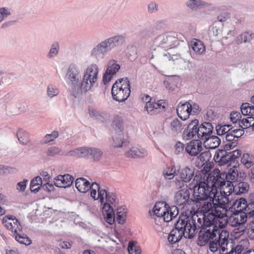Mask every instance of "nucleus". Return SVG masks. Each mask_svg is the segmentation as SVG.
<instances>
[{
    "instance_id": "51",
    "label": "nucleus",
    "mask_w": 254,
    "mask_h": 254,
    "mask_svg": "<svg viewBox=\"0 0 254 254\" xmlns=\"http://www.w3.org/2000/svg\"><path fill=\"white\" fill-rule=\"evenodd\" d=\"M62 151V149L56 146H51L46 151L47 156L54 157L59 155Z\"/></svg>"
},
{
    "instance_id": "28",
    "label": "nucleus",
    "mask_w": 254,
    "mask_h": 254,
    "mask_svg": "<svg viewBox=\"0 0 254 254\" xmlns=\"http://www.w3.org/2000/svg\"><path fill=\"white\" fill-rule=\"evenodd\" d=\"M204 140L203 145L207 149H215L221 143V139L216 135H210Z\"/></svg>"
},
{
    "instance_id": "5",
    "label": "nucleus",
    "mask_w": 254,
    "mask_h": 254,
    "mask_svg": "<svg viewBox=\"0 0 254 254\" xmlns=\"http://www.w3.org/2000/svg\"><path fill=\"white\" fill-rule=\"evenodd\" d=\"M111 94L114 100L123 102L127 100L130 94V82L127 77L118 79L113 85Z\"/></svg>"
},
{
    "instance_id": "11",
    "label": "nucleus",
    "mask_w": 254,
    "mask_h": 254,
    "mask_svg": "<svg viewBox=\"0 0 254 254\" xmlns=\"http://www.w3.org/2000/svg\"><path fill=\"white\" fill-rule=\"evenodd\" d=\"M113 126L115 127L117 132H118L117 136L113 137V143L112 145L114 147H121L124 142L123 138V126L122 118L119 116L114 117L113 121Z\"/></svg>"
},
{
    "instance_id": "26",
    "label": "nucleus",
    "mask_w": 254,
    "mask_h": 254,
    "mask_svg": "<svg viewBox=\"0 0 254 254\" xmlns=\"http://www.w3.org/2000/svg\"><path fill=\"white\" fill-rule=\"evenodd\" d=\"M234 195H241L247 192L249 190V185L248 183L239 180L233 182Z\"/></svg>"
},
{
    "instance_id": "41",
    "label": "nucleus",
    "mask_w": 254,
    "mask_h": 254,
    "mask_svg": "<svg viewBox=\"0 0 254 254\" xmlns=\"http://www.w3.org/2000/svg\"><path fill=\"white\" fill-rule=\"evenodd\" d=\"M252 36L253 34L250 32H244L238 36L236 42L238 44L249 43L253 38Z\"/></svg>"
},
{
    "instance_id": "6",
    "label": "nucleus",
    "mask_w": 254,
    "mask_h": 254,
    "mask_svg": "<svg viewBox=\"0 0 254 254\" xmlns=\"http://www.w3.org/2000/svg\"><path fill=\"white\" fill-rule=\"evenodd\" d=\"M212 192V185L210 187L209 183L206 184L204 182H200L193 187V201L196 204H201V201L208 199L213 202L215 198L214 194H211Z\"/></svg>"
},
{
    "instance_id": "38",
    "label": "nucleus",
    "mask_w": 254,
    "mask_h": 254,
    "mask_svg": "<svg viewBox=\"0 0 254 254\" xmlns=\"http://www.w3.org/2000/svg\"><path fill=\"white\" fill-rule=\"evenodd\" d=\"M66 156L85 158V147H80L70 150L65 154Z\"/></svg>"
},
{
    "instance_id": "56",
    "label": "nucleus",
    "mask_w": 254,
    "mask_h": 254,
    "mask_svg": "<svg viewBox=\"0 0 254 254\" xmlns=\"http://www.w3.org/2000/svg\"><path fill=\"white\" fill-rule=\"evenodd\" d=\"M200 161L204 163L209 162L211 158V154L209 151L201 153L198 156Z\"/></svg>"
},
{
    "instance_id": "37",
    "label": "nucleus",
    "mask_w": 254,
    "mask_h": 254,
    "mask_svg": "<svg viewBox=\"0 0 254 254\" xmlns=\"http://www.w3.org/2000/svg\"><path fill=\"white\" fill-rule=\"evenodd\" d=\"M160 204L162 205H163V203H161L160 202L159 203H156L153 207V212L154 214H155L157 217H163L164 220L165 221V216H166V206H168V204L165 203L163 207H160Z\"/></svg>"
},
{
    "instance_id": "14",
    "label": "nucleus",
    "mask_w": 254,
    "mask_h": 254,
    "mask_svg": "<svg viewBox=\"0 0 254 254\" xmlns=\"http://www.w3.org/2000/svg\"><path fill=\"white\" fill-rule=\"evenodd\" d=\"M120 65L117 64L114 60H111L109 61L107 67L103 76V82L104 84L109 83L112 78V77L120 69Z\"/></svg>"
},
{
    "instance_id": "55",
    "label": "nucleus",
    "mask_w": 254,
    "mask_h": 254,
    "mask_svg": "<svg viewBox=\"0 0 254 254\" xmlns=\"http://www.w3.org/2000/svg\"><path fill=\"white\" fill-rule=\"evenodd\" d=\"M59 93V89L52 84L48 85L47 88V94L49 97L52 98L57 96Z\"/></svg>"
},
{
    "instance_id": "20",
    "label": "nucleus",
    "mask_w": 254,
    "mask_h": 254,
    "mask_svg": "<svg viewBox=\"0 0 254 254\" xmlns=\"http://www.w3.org/2000/svg\"><path fill=\"white\" fill-rule=\"evenodd\" d=\"M74 180L73 177L68 174L58 175L54 178V185L58 188H66L72 185Z\"/></svg>"
},
{
    "instance_id": "9",
    "label": "nucleus",
    "mask_w": 254,
    "mask_h": 254,
    "mask_svg": "<svg viewBox=\"0 0 254 254\" xmlns=\"http://www.w3.org/2000/svg\"><path fill=\"white\" fill-rule=\"evenodd\" d=\"M143 101L146 102L144 110L150 115H156L166 109L165 102L162 100H159L157 102H152L151 97L144 94L142 97Z\"/></svg>"
},
{
    "instance_id": "39",
    "label": "nucleus",
    "mask_w": 254,
    "mask_h": 254,
    "mask_svg": "<svg viewBox=\"0 0 254 254\" xmlns=\"http://www.w3.org/2000/svg\"><path fill=\"white\" fill-rule=\"evenodd\" d=\"M242 114L244 116H254V106L251 105L248 103H243L241 106Z\"/></svg>"
},
{
    "instance_id": "21",
    "label": "nucleus",
    "mask_w": 254,
    "mask_h": 254,
    "mask_svg": "<svg viewBox=\"0 0 254 254\" xmlns=\"http://www.w3.org/2000/svg\"><path fill=\"white\" fill-rule=\"evenodd\" d=\"M198 120L197 119H194L191 121L190 123L187 126V127L185 129L183 133L184 138L186 140H189L192 138L196 134L198 136L199 132L197 131V130L199 127L198 126Z\"/></svg>"
},
{
    "instance_id": "52",
    "label": "nucleus",
    "mask_w": 254,
    "mask_h": 254,
    "mask_svg": "<svg viewBox=\"0 0 254 254\" xmlns=\"http://www.w3.org/2000/svg\"><path fill=\"white\" fill-rule=\"evenodd\" d=\"M59 136V132L57 131H53L50 134H47L44 138L42 141V143H48L52 141H53L55 139L57 138Z\"/></svg>"
},
{
    "instance_id": "43",
    "label": "nucleus",
    "mask_w": 254,
    "mask_h": 254,
    "mask_svg": "<svg viewBox=\"0 0 254 254\" xmlns=\"http://www.w3.org/2000/svg\"><path fill=\"white\" fill-rule=\"evenodd\" d=\"M241 163L247 168H249L254 164V158L253 156H250L248 153H244L241 158Z\"/></svg>"
},
{
    "instance_id": "27",
    "label": "nucleus",
    "mask_w": 254,
    "mask_h": 254,
    "mask_svg": "<svg viewBox=\"0 0 254 254\" xmlns=\"http://www.w3.org/2000/svg\"><path fill=\"white\" fill-rule=\"evenodd\" d=\"M103 156L102 151L98 148L85 147V158H92L94 161H99Z\"/></svg>"
},
{
    "instance_id": "34",
    "label": "nucleus",
    "mask_w": 254,
    "mask_h": 254,
    "mask_svg": "<svg viewBox=\"0 0 254 254\" xmlns=\"http://www.w3.org/2000/svg\"><path fill=\"white\" fill-rule=\"evenodd\" d=\"M179 214V209L175 205L171 206H166V216H165V221L170 222L174 218H175Z\"/></svg>"
},
{
    "instance_id": "30",
    "label": "nucleus",
    "mask_w": 254,
    "mask_h": 254,
    "mask_svg": "<svg viewBox=\"0 0 254 254\" xmlns=\"http://www.w3.org/2000/svg\"><path fill=\"white\" fill-rule=\"evenodd\" d=\"M104 211L103 214L105 216L106 221L112 224L115 221V214L113 208L111 206L110 204L105 203L103 206Z\"/></svg>"
},
{
    "instance_id": "54",
    "label": "nucleus",
    "mask_w": 254,
    "mask_h": 254,
    "mask_svg": "<svg viewBox=\"0 0 254 254\" xmlns=\"http://www.w3.org/2000/svg\"><path fill=\"white\" fill-rule=\"evenodd\" d=\"M181 122L178 119H174L171 122L170 127L173 131L177 132L182 129Z\"/></svg>"
},
{
    "instance_id": "61",
    "label": "nucleus",
    "mask_w": 254,
    "mask_h": 254,
    "mask_svg": "<svg viewBox=\"0 0 254 254\" xmlns=\"http://www.w3.org/2000/svg\"><path fill=\"white\" fill-rule=\"evenodd\" d=\"M240 118H241V115L237 112H232L230 115L231 121L233 124L236 123L238 122L239 123V121H241Z\"/></svg>"
},
{
    "instance_id": "46",
    "label": "nucleus",
    "mask_w": 254,
    "mask_h": 254,
    "mask_svg": "<svg viewBox=\"0 0 254 254\" xmlns=\"http://www.w3.org/2000/svg\"><path fill=\"white\" fill-rule=\"evenodd\" d=\"M19 232H17L14 234L15 240L21 244H24L27 246L30 245L32 243L31 239L27 237H24L21 235V234H19Z\"/></svg>"
},
{
    "instance_id": "29",
    "label": "nucleus",
    "mask_w": 254,
    "mask_h": 254,
    "mask_svg": "<svg viewBox=\"0 0 254 254\" xmlns=\"http://www.w3.org/2000/svg\"><path fill=\"white\" fill-rule=\"evenodd\" d=\"M191 57L190 46L189 45L186 44L184 50L181 53H177L176 55H171V60L175 61L180 58L182 59L186 62L187 61H189L190 58Z\"/></svg>"
},
{
    "instance_id": "53",
    "label": "nucleus",
    "mask_w": 254,
    "mask_h": 254,
    "mask_svg": "<svg viewBox=\"0 0 254 254\" xmlns=\"http://www.w3.org/2000/svg\"><path fill=\"white\" fill-rule=\"evenodd\" d=\"M108 192L104 189H100L98 190L97 195H95V199L94 200H97L99 199L100 202L103 204H105V197L106 198Z\"/></svg>"
},
{
    "instance_id": "10",
    "label": "nucleus",
    "mask_w": 254,
    "mask_h": 254,
    "mask_svg": "<svg viewBox=\"0 0 254 254\" xmlns=\"http://www.w3.org/2000/svg\"><path fill=\"white\" fill-rule=\"evenodd\" d=\"M174 227L178 228V230L183 231L186 233L185 238L191 239L190 238V233H192V226L191 223L190 216L187 214H181L178 220L174 224Z\"/></svg>"
},
{
    "instance_id": "7",
    "label": "nucleus",
    "mask_w": 254,
    "mask_h": 254,
    "mask_svg": "<svg viewBox=\"0 0 254 254\" xmlns=\"http://www.w3.org/2000/svg\"><path fill=\"white\" fill-rule=\"evenodd\" d=\"M229 150L225 149H219L215 152L214 160L219 166H223L232 162L239 158L241 155V151L239 149L233 151L227 152Z\"/></svg>"
},
{
    "instance_id": "3",
    "label": "nucleus",
    "mask_w": 254,
    "mask_h": 254,
    "mask_svg": "<svg viewBox=\"0 0 254 254\" xmlns=\"http://www.w3.org/2000/svg\"><path fill=\"white\" fill-rule=\"evenodd\" d=\"M163 23V20L158 21L154 26L144 31L146 36L150 38L155 36L152 41L156 46L166 45L167 47L173 48L178 46L179 41L175 36L165 33L160 34Z\"/></svg>"
},
{
    "instance_id": "35",
    "label": "nucleus",
    "mask_w": 254,
    "mask_h": 254,
    "mask_svg": "<svg viewBox=\"0 0 254 254\" xmlns=\"http://www.w3.org/2000/svg\"><path fill=\"white\" fill-rule=\"evenodd\" d=\"M16 136L20 143L23 145H27L30 140L28 132L21 128L18 129Z\"/></svg>"
},
{
    "instance_id": "13",
    "label": "nucleus",
    "mask_w": 254,
    "mask_h": 254,
    "mask_svg": "<svg viewBox=\"0 0 254 254\" xmlns=\"http://www.w3.org/2000/svg\"><path fill=\"white\" fill-rule=\"evenodd\" d=\"M233 209L234 211L228 219L231 225L233 227H237L245 224L248 218L247 214L240 208Z\"/></svg>"
},
{
    "instance_id": "49",
    "label": "nucleus",
    "mask_w": 254,
    "mask_h": 254,
    "mask_svg": "<svg viewBox=\"0 0 254 254\" xmlns=\"http://www.w3.org/2000/svg\"><path fill=\"white\" fill-rule=\"evenodd\" d=\"M227 177H225V179L227 180L228 179L230 180L231 182H234V181H238V172L237 169L234 167L233 169L231 170L228 173V175H226Z\"/></svg>"
},
{
    "instance_id": "25",
    "label": "nucleus",
    "mask_w": 254,
    "mask_h": 254,
    "mask_svg": "<svg viewBox=\"0 0 254 254\" xmlns=\"http://www.w3.org/2000/svg\"><path fill=\"white\" fill-rule=\"evenodd\" d=\"M194 168L186 166L178 171L181 179L185 183L190 182L194 177Z\"/></svg>"
},
{
    "instance_id": "24",
    "label": "nucleus",
    "mask_w": 254,
    "mask_h": 254,
    "mask_svg": "<svg viewBox=\"0 0 254 254\" xmlns=\"http://www.w3.org/2000/svg\"><path fill=\"white\" fill-rule=\"evenodd\" d=\"M148 155V152L142 147H132L128 151L125 153L127 158H144Z\"/></svg>"
},
{
    "instance_id": "40",
    "label": "nucleus",
    "mask_w": 254,
    "mask_h": 254,
    "mask_svg": "<svg viewBox=\"0 0 254 254\" xmlns=\"http://www.w3.org/2000/svg\"><path fill=\"white\" fill-rule=\"evenodd\" d=\"M127 251L129 254H141V251L140 246L136 241H130L128 243Z\"/></svg>"
},
{
    "instance_id": "45",
    "label": "nucleus",
    "mask_w": 254,
    "mask_h": 254,
    "mask_svg": "<svg viewBox=\"0 0 254 254\" xmlns=\"http://www.w3.org/2000/svg\"><path fill=\"white\" fill-rule=\"evenodd\" d=\"M191 48L193 51L197 54L201 55L203 54L205 51V48L204 45L200 42H194L191 44Z\"/></svg>"
},
{
    "instance_id": "2",
    "label": "nucleus",
    "mask_w": 254,
    "mask_h": 254,
    "mask_svg": "<svg viewBox=\"0 0 254 254\" xmlns=\"http://www.w3.org/2000/svg\"><path fill=\"white\" fill-rule=\"evenodd\" d=\"M219 173H217L215 176H213L210 177V180H212V192L211 194L214 196L215 199L219 200V196H217L218 189H219V191L222 198L225 199L227 203H231L230 199H232V197H230L233 192V182L229 180H226L225 177H226V174L225 173H220L219 170H216Z\"/></svg>"
},
{
    "instance_id": "44",
    "label": "nucleus",
    "mask_w": 254,
    "mask_h": 254,
    "mask_svg": "<svg viewBox=\"0 0 254 254\" xmlns=\"http://www.w3.org/2000/svg\"><path fill=\"white\" fill-rule=\"evenodd\" d=\"M163 174L166 179L171 180L178 174V170H176L174 166H171L164 171Z\"/></svg>"
},
{
    "instance_id": "36",
    "label": "nucleus",
    "mask_w": 254,
    "mask_h": 254,
    "mask_svg": "<svg viewBox=\"0 0 254 254\" xmlns=\"http://www.w3.org/2000/svg\"><path fill=\"white\" fill-rule=\"evenodd\" d=\"M43 181L41 177L37 176L34 177L30 182V189L31 192L35 193L41 190Z\"/></svg>"
},
{
    "instance_id": "19",
    "label": "nucleus",
    "mask_w": 254,
    "mask_h": 254,
    "mask_svg": "<svg viewBox=\"0 0 254 254\" xmlns=\"http://www.w3.org/2000/svg\"><path fill=\"white\" fill-rule=\"evenodd\" d=\"M202 142L200 139H193L187 144L185 152L190 156H197L202 151Z\"/></svg>"
},
{
    "instance_id": "60",
    "label": "nucleus",
    "mask_w": 254,
    "mask_h": 254,
    "mask_svg": "<svg viewBox=\"0 0 254 254\" xmlns=\"http://www.w3.org/2000/svg\"><path fill=\"white\" fill-rule=\"evenodd\" d=\"M90 189L91 196L95 199V195H96V190L100 189L99 185L96 182H93L91 185L90 184Z\"/></svg>"
},
{
    "instance_id": "63",
    "label": "nucleus",
    "mask_w": 254,
    "mask_h": 254,
    "mask_svg": "<svg viewBox=\"0 0 254 254\" xmlns=\"http://www.w3.org/2000/svg\"><path fill=\"white\" fill-rule=\"evenodd\" d=\"M106 203L114 204L116 203V195L112 192H108L106 197Z\"/></svg>"
},
{
    "instance_id": "59",
    "label": "nucleus",
    "mask_w": 254,
    "mask_h": 254,
    "mask_svg": "<svg viewBox=\"0 0 254 254\" xmlns=\"http://www.w3.org/2000/svg\"><path fill=\"white\" fill-rule=\"evenodd\" d=\"M185 147V145L182 142L180 141L177 142L175 145V154L176 155H179L186 152L185 150H184Z\"/></svg>"
},
{
    "instance_id": "18",
    "label": "nucleus",
    "mask_w": 254,
    "mask_h": 254,
    "mask_svg": "<svg viewBox=\"0 0 254 254\" xmlns=\"http://www.w3.org/2000/svg\"><path fill=\"white\" fill-rule=\"evenodd\" d=\"M190 102L191 101H181L177 106V115L183 121L187 120L190 114L191 104Z\"/></svg>"
},
{
    "instance_id": "31",
    "label": "nucleus",
    "mask_w": 254,
    "mask_h": 254,
    "mask_svg": "<svg viewBox=\"0 0 254 254\" xmlns=\"http://www.w3.org/2000/svg\"><path fill=\"white\" fill-rule=\"evenodd\" d=\"M225 140L228 143L224 145V148L226 150H231L236 147L238 144V139L233 133L228 132L225 136Z\"/></svg>"
},
{
    "instance_id": "32",
    "label": "nucleus",
    "mask_w": 254,
    "mask_h": 254,
    "mask_svg": "<svg viewBox=\"0 0 254 254\" xmlns=\"http://www.w3.org/2000/svg\"><path fill=\"white\" fill-rule=\"evenodd\" d=\"M75 185L77 190L82 193L87 192L90 188L89 182L83 178H77Z\"/></svg>"
},
{
    "instance_id": "16",
    "label": "nucleus",
    "mask_w": 254,
    "mask_h": 254,
    "mask_svg": "<svg viewBox=\"0 0 254 254\" xmlns=\"http://www.w3.org/2000/svg\"><path fill=\"white\" fill-rule=\"evenodd\" d=\"M2 224L8 230L14 233L22 231V226L14 216H5L2 219Z\"/></svg>"
},
{
    "instance_id": "23",
    "label": "nucleus",
    "mask_w": 254,
    "mask_h": 254,
    "mask_svg": "<svg viewBox=\"0 0 254 254\" xmlns=\"http://www.w3.org/2000/svg\"><path fill=\"white\" fill-rule=\"evenodd\" d=\"M185 5L192 11L210 6L211 4L203 0H188L185 2Z\"/></svg>"
},
{
    "instance_id": "22",
    "label": "nucleus",
    "mask_w": 254,
    "mask_h": 254,
    "mask_svg": "<svg viewBox=\"0 0 254 254\" xmlns=\"http://www.w3.org/2000/svg\"><path fill=\"white\" fill-rule=\"evenodd\" d=\"M213 130V127L210 123L204 122L198 127V138L204 140L207 137L211 135Z\"/></svg>"
},
{
    "instance_id": "62",
    "label": "nucleus",
    "mask_w": 254,
    "mask_h": 254,
    "mask_svg": "<svg viewBox=\"0 0 254 254\" xmlns=\"http://www.w3.org/2000/svg\"><path fill=\"white\" fill-rule=\"evenodd\" d=\"M158 10V5L154 1H152L148 4L147 11L149 13H154Z\"/></svg>"
},
{
    "instance_id": "33",
    "label": "nucleus",
    "mask_w": 254,
    "mask_h": 254,
    "mask_svg": "<svg viewBox=\"0 0 254 254\" xmlns=\"http://www.w3.org/2000/svg\"><path fill=\"white\" fill-rule=\"evenodd\" d=\"M227 209L224 205H217L212 208L211 214L215 219H222L227 217Z\"/></svg>"
},
{
    "instance_id": "57",
    "label": "nucleus",
    "mask_w": 254,
    "mask_h": 254,
    "mask_svg": "<svg viewBox=\"0 0 254 254\" xmlns=\"http://www.w3.org/2000/svg\"><path fill=\"white\" fill-rule=\"evenodd\" d=\"M15 78V75L13 73H1V79L4 83H10Z\"/></svg>"
},
{
    "instance_id": "48",
    "label": "nucleus",
    "mask_w": 254,
    "mask_h": 254,
    "mask_svg": "<svg viewBox=\"0 0 254 254\" xmlns=\"http://www.w3.org/2000/svg\"><path fill=\"white\" fill-rule=\"evenodd\" d=\"M254 122L253 116H250L239 121V127L243 129H246L251 127L252 122Z\"/></svg>"
},
{
    "instance_id": "64",
    "label": "nucleus",
    "mask_w": 254,
    "mask_h": 254,
    "mask_svg": "<svg viewBox=\"0 0 254 254\" xmlns=\"http://www.w3.org/2000/svg\"><path fill=\"white\" fill-rule=\"evenodd\" d=\"M89 114L90 117H95L96 119L100 121L101 122L103 121V117L101 114L97 110L92 109L89 110Z\"/></svg>"
},
{
    "instance_id": "50",
    "label": "nucleus",
    "mask_w": 254,
    "mask_h": 254,
    "mask_svg": "<svg viewBox=\"0 0 254 254\" xmlns=\"http://www.w3.org/2000/svg\"><path fill=\"white\" fill-rule=\"evenodd\" d=\"M230 17V14L229 13L227 12H225L221 13L217 16L218 21H215L213 23V29H214L215 28H216L217 25L219 24V22H224L228 19Z\"/></svg>"
},
{
    "instance_id": "58",
    "label": "nucleus",
    "mask_w": 254,
    "mask_h": 254,
    "mask_svg": "<svg viewBox=\"0 0 254 254\" xmlns=\"http://www.w3.org/2000/svg\"><path fill=\"white\" fill-rule=\"evenodd\" d=\"M11 14L10 10L5 7H0V22L6 19Z\"/></svg>"
},
{
    "instance_id": "47",
    "label": "nucleus",
    "mask_w": 254,
    "mask_h": 254,
    "mask_svg": "<svg viewBox=\"0 0 254 254\" xmlns=\"http://www.w3.org/2000/svg\"><path fill=\"white\" fill-rule=\"evenodd\" d=\"M126 213L124 211V208L122 207L117 208V221L119 224H123L126 221Z\"/></svg>"
},
{
    "instance_id": "17",
    "label": "nucleus",
    "mask_w": 254,
    "mask_h": 254,
    "mask_svg": "<svg viewBox=\"0 0 254 254\" xmlns=\"http://www.w3.org/2000/svg\"><path fill=\"white\" fill-rule=\"evenodd\" d=\"M191 223L192 226V233H190V238H194L195 234L197 233L199 229L202 227H206V225L208 224V222L210 221H207V218L204 216L202 218L198 217L197 215L190 216Z\"/></svg>"
},
{
    "instance_id": "8",
    "label": "nucleus",
    "mask_w": 254,
    "mask_h": 254,
    "mask_svg": "<svg viewBox=\"0 0 254 254\" xmlns=\"http://www.w3.org/2000/svg\"><path fill=\"white\" fill-rule=\"evenodd\" d=\"M206 227H202L198 233L197 244L199 246H203L205 245L210 239L216 237L217 229L213 224V221L208 222Z\"/></svg>"
},
{
    "instance_id": "12",
    "label": "nucleus",
    "mask_w": 254,
    "mask_h": 254,
    "mask_svg": "<svg viewBox=\"0 0 254 254\" xmlns=\"http://www.w3.org/2000/svg\"><path fill=\"white\" fill-rule=\"evenodd\" d=\"M98 69L96 64L89 65L86 71L83 73L85 83L88 85L87 91L89 90L93 84L96 82Z\"/></svg>"
},
{
    "instance_id": "1",
    "label": "nucleus",
    "mask_w": 254,
    "mask_h": 254,
    "mask_svg": "<svg viewBox=\"0 0 254 254\" xmlns=\"http://www.w3.org/2000/svg\"><path fill=\"white\" fill-rule=\"evenodd\" d=\"M65 80L71 94L75 97H79L87 92L88 85L84 79L82 70L74 64H70L65 76Z\"/></svg>"
},
{
    "instance_id": "15",
    "label": "nucleus",
    "mask_w": 254,
    "mask_h": 254,
    "mask_svg": "<svg viewBox=\"0 0 254 254\" xmlns=\"http://www.w3.org/2000/svg\"><path fill=\"white\" fill-rule=\"evenodd\" d=\"M174 198L176 204L178 205H190L193 201V199L190 198V192L187 189H183L177 191Z\"/></svg>"
},
{
    "instance_id": "4",
    "label": "nucleus",
    "mask_w": 254,
    "mask_h": 254,
    "mask_svg": "<svg viewBox=\"0 0 254 254\" xmlns=\"http://www.w3.org/2000/svg\"><path fill=\"white\" fill-rule=\"evenodd\" d=\"M125 41V37L123 35L111 36L95 46L91 51V55L96 58L104 56L113 49L121 47Z\"/></svg>"
},
{
    "instance_id": "42",
    "label": "nucleus",
    "mask_w": 254,
    "mask_h": 254,
    "mask_svg": "<svg viewBox=\"0 0 254 254\" xmlns=\"http://www.w3.org/2000/svg\"><path fill=\"white\" fill-rule=\"evenodd\" d=\"M60 50L59 43L57 41H55L51 45L50 51L48 53L47 57L49 59L53 58L58 56Z\"/></svg>"
}]
</instances>
